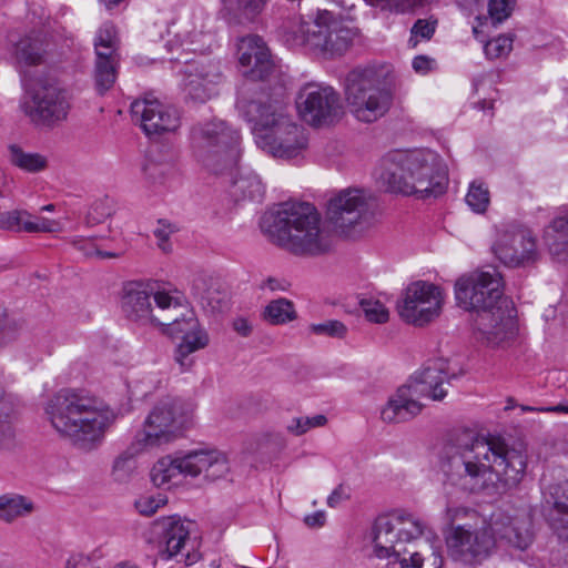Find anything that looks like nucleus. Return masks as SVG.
<instances>
[{
	"label": "nucleus",
	"mask_w": 568,
	"mask_h": 568,
	"mask_svg": "<svg viewBox=\"0 0 568 568\" xmlns=\"http://www.w3.org/2000/svg\"><path fill=\"white\" fill-rule=\"evenodd\" d=\"M527 467L523 444L500 437H477L464 432L442 449L439 471L444 485L468 493L505 494L521 481Z\"/></svg>",
	"instance_id": "1"
},
{
	"label": "nucleus",
	"mask_w": 568,
	"mask_h": 568,
	"mask_svg": "<svg viewBox=\"0 0 568 568\" xmlns=\"http://www.w3.org/2000/svg\"><path fill=\"white\" fill-rule=\"evenodd\" d=\"M54 430L79 449L90 452L102 442L116 415L99 397L84 389H62L45 404Z\"/></svg>",
	"instance_id": "2"
},
{
	"label": "nucleus",
	"mask_w": 568,
	"mask_h": 568,
	"mask_svg": "<svg viewBox=\"0 0 568 568\" xmlns=\"http://www.w3.org/2000/svg\"><path fill=\"white\" fill-rule=\"evenodd\" d=\"M261 231L277 246L297 256H320L334 247V236L310 203H281L265 212Z\"/></svg>",
	"instance_id": "3"
},
{
	"label": "nucleus",
	"mask_w": 568,
	"mask_h": 568,
	"mask_svg": "<svg viewBox=\"0 0 568 568\" xmlns=\"http://www.w3.org/2000/svg\"><path fill=\"white\" fill-rule=\"evenodd\" d=\"M236 106L252 123L256 145L281 159H293L306 150L308 139L303 126L286 114L282 100L261 92L252 98L241 95Z\"/></svg>",
	"instance_id": "4"
},
{
	"label": "nucleus",
	"mask_w": 568,
	"mask_h": 568,
	"mask_svg": "<svg viewBox=\"0 0 568 568\" xmlns=\"http://www.w3.org/2000/svg\"><path fill=\"white\" fill-rule=\"evenodd\" d=\"M379 179L390 192L436 197L446 190L448 172L442 158L434 151H396L383 158Z\"/></svg>",
	"instance_id": "5"
},
{
	"label": "nucleus",
	"mask_w": 568,
	"mask_h": 568,
	"mask_svg": "<svg viewBox=\"0 0 568 568\" xmlns=\"http://www.w3.org/2000/svg\"><path fill=\"white\" fill-rule=\"evenodd\" d=\"M398 87V75L390 68H356L345 79V101L357 121L373 123L389 112Z\"/></svg>",
	"instance_id": "6"
},
{
	"label": "nucleus",
	"mask_w": 568,
	"mask_h": 568,
	"mask_svg": "<svg viewBox=\"0 0 568 568\" xmlns=\"http://www.w3.org/2000/svg\"><path fill=\"white\" fill-rule=\"evenodd\" d=\"M425 524L410 514H398L392 519L378 518L373 527L374 555L388 558L393 568H442L444 559L435 550L428 556L420 551L407 549L406 542L424 534Z\"/></svg>",
	"instance_id": "7"
},
{
	"label": "nucleus",
	"mask_w": 568,
	"mask_h": 568,
	"mask_svg": "<svg viewBox=\"0 0 568 568\" xmlns=\"http://www.w3.org/2000/svg\"><path fill=\"white\" fill-rule=\"evenodd\" d=\"M450 375L445 361H435L419 373L412 376L404 385L389 396L381 410L385 423L395 424L413 419L424 408L422 399L427 397L442 400L450 385Z\"/></svg>",
	"instance_id": "8"
},
{
	"label": "nucleus",
	"mask_w": 568,
	"mask_h": 568,
	"mask_svg": "<svg viewBox=\"0 0 568 568\" xmlns=\"http://www.w3.org/2000/svg\"><path fill=\"white\" fill-rule=\"evenodd\" d=\"M239 132L220 119L194 124L190 144L196 160L215 174L236 168L240 156Z\"/></svg>",
	"instance_id": "9"
},
{
	"label": "nucleus",
	"mask_w": 568,
	"mask_h": 568,
	"mask_svg": "<svg viewBox=\"0 0 568 568\" xmlns=\"http://www.w3.org/2000/svg\"><path fill=\"white\" fill-rule=\"evenodd\" d=\"M229 463L225 455L216 449H196L181 456H164L160 458L151 470V478L155 486L171 488L178 486L187 477L203 474L206 480L213 481L229 473Z\"/></svg>",
	"instance_id": "10"
},
{
	"label": "nucleus",
	"mask_w": 568,
	"mask_h": 568,
	"mask_svg": "<svg viewBox=\"0 0 568 568\" xmlns=\"http://www.w3.org/2000/svg\"><path fill=\"white\" fill-rule=\"evenodd\" d=\"M175 295L158 290L155 283L131 281L123 285L121 310L124 317L139 327H158L171 320L176 307Z\"/></svg>",
	"instance_id": "11"
},
{
	"label": "nucleus",
	"mask_w": 568,
	"mask_h": 568,
	"mask_svg": "<svg viewBox=\"0 0 568 568\" xmlns=\"http://www.w3.org/2000/svg\"><path fill=\"white\" fill-rule=\"evenodd\" d=\"M353 30L329 11H318L314 20L301 21L288 32V40L325 58L342 55L351 45Z\"/></svg>",
	"instance_id": "12"
},
{
	"label": "nucleus",
	"mask_w": 568,
	"mask_h": 568,
	"mask_svg": "<svg viewBox=\"0 0 568 568\" xmlns=\"http://www.w3.org/2000/svg\"><path fill=\"white\" fill-rule=\"evenodd\" d=\"M20 108L33 124L54 126L67 120L71 97L55 78L40 77L27 85Z\"/></svg>",
	"instance_id": "13"
},
{
	"label": "nucleus",
	"mask_w": 568,
	"mask_h": 568,
	"mask_svg": "<svg viewBox=\"0 0 568 568\" xmlns=\"http://www.w3.org/2000/svg\"><path fill=\"white\" fill-rule=\"evenodd\" d=\"M192 404L173 396L160 399L149 413L143 430L136 435L138 445L149 448L173 440L187 426Z\"/></svg>",
	"instance_id": "14"
},
{
	"label": "nucleus",
	"mask_w": 568,
	"mask_h": 568,
	"mask_svg": "<svg viewBox=\"0 0 568 568\" xmlns=\"http://www.w3.org/2000/svg\"><path fill=\"white\" fill-rule=\"evenodd\" d=\"M455 298L459 307L477 316L510 303L503 293V277L496 268L476 270L457 278Z\"/></svg>",
	"instance_id": "15"
},
{
	"label": "nucleus",
	"mask_w": 568,
	"mask_h": 568,
	"mask_svg": "<svg viewBox=\"0 0 568 568\" xmlns=\"http://www.w3.org/2000/svg\"><path fill=\"white\" fill-rule=\"evenodd\" d=\"M446 546L453 560L477 566L490 557L496 547V539L485 523L481 526L452 525L446 536Z\"/></svg>",
	"instance_id": "16"
},
{
	"label": "nucleus",
	"mask_w": 568,
	"mask_h": 568,
	"mask_svg": "<svg viewBox=\"0 0 568 568\" xmlns=\"http://www.w3.org/2000/svg\"><path fill=\"white\" fill-rule=\"evenodd\" d=\"M327 219L345 236H357L372 224L369 202L362 190L346 189L328 201Z\"/></svg>",
	"instance_id": "17"
},
{
	"label": "nucleus",
	"mask_w": 568,
	"mask_h": 568,
	"mask_svg": "<svg viewBox=\"0 0 568 568\" xmlns=\"http://www.w3.org/2000/svg\"><path fill=\"white\" fill-rule=\"evenodd\" d=\"M203 17L191 7H183L168 26L165 47L170 53L181 49L182 52L205 53L211 50L215 39L211 32L203 30Z\"/></svg>",
	"instance_id": "18"
},
{
	"label": "nucleus",
	"mask_w": 568,
	"mask_h": 568,
	"mask_svg": "<svg viewBox=\"0 0 568 568\" xmlns=\"http://www.w3.org/2000/svg\"><path fill=\"white\" fill-rule=\"evenodd\" d=\"M296 108L301 118L315 128L334 123L343 113L339 93L322 83L305 84L297 95Z\"/></svg>",
	"instance_id": "19"
},
{
	"label": "nucleus",
	"mask_w": 568,
	"mask_h": 568,
	"mask_svg": "<svg viewBox=\"0 0 568 568\" xmlns=\"http://www.w3.org/2000/svg\"><path fill=\"white\" fill-rule=\"evenodd\" d=\"M443 301L438 286L417 281L410 283L404 291L403 298L397 305L398 314L407 324L423 327L439 316Z\"/></svg>",
	"instance_id": "20"
},
{
	"label": "nucleus",
	"mask_w": 568,
	"mask_h": 568,
	"mask_svg": "<svg viewBox=\"0 0 568 568\" xmlns=\"http://www.w3.org/2000/svg\"><path fill=\"white\" fill-rule=\"evenodd\" d=\"M493 252L508 267L527 266L538 258L535 237L529 230L519 226L499 231Z\"/></svg>",
	"instance_id": "21"
},
{
	"label": "nucleus",
	"mask_w": 568,
	"mask_h": 568,
	"mask_svg": "<svg viewBox=\"0 0 568 568\" xmlns=\"http://www.w3.org/2000/svg\"><path fill=\"white\" fill-rule=\"evenodd\" d=\"M497 542L525 550L534 541L532 520L526 509L503 510L491 516L488 524Z\"/></svg>",
	"instance_id": "22"
},
{
	"label": "nucleus",
	"mask_w": 568,
	"mask_h": 568,
	"mask_svg": "<svg viewBox=\"0 0 568 568\" xmlns=\"http://www.w3.org/2000/svg\"><path fill=\"white\" fill-rule=\"evenodd\" d=\"M239 68L242 75L251 81H265L277 70L275 60L264 39L247 34L237 41Z\"/></svg>",
	"instance_id": "23"
},
{
	"label": "nucleus",
	"mask_w": 568,
	"mask_h": 568,
	"mask_svg": "<svg viewBox=\"0 0 568 568\" xmlns=\"http://www.w3.org/2000/svg\"><path fill=\"white\" fill-rule=\"evenodd\" d=\"M184 63L183 90L186 98L204 103L215 97L223 78L220 64L205 57L185 60Z\"/></svg>",
	"instance_id": "24"
},
{
	"label": "nucleus",
	"mask_w": 568,
	"mask_h": 568,
	"mask_svg": "<svg viewBox=\"0 0 568 568\" xmlns=\"http://www.w3.org/2000/svg\"><path fill=\"white\" fill-rule=\"evenodd\" d=\"M131 114L146 135L174 132L181 124L179 111L156 99L135 100L131 104Z\"/></svg>",
	"instance_id": "25"
},
{
	"label": "nucleus",
	"mask_w": 568,
	"mask_h": 568,
	"mask_svg": "<svg viewBox=\"0 0 568 568\" xmlns=\"http://www.w3.org/2000/svg\"><path fill=\"white\" fill-rule=\"evenodd\" d=\"M191 526V521L176 515L162 517L153 523L152 532L160 559L171 560L181 554L190 538Z\"/></svg>",
	"instance_id": "26"
},
{
	"label": "nucleus",
	"mask_w": 568,
	"mask_h": 568,
	"mask_svg": "<svg viewBox=\"0 0 568 568\" xmlns=\"http://www.w3.org/2000/svg\"><path fill=\"white\" fill-rule=\"evenodd\" d=\"M9 51L21 65H40L47 62L52 50L48 34L41 30H32L24 34L17 31L8 33Z\"/></svg>",
	"instance_id": "27"
},
{
	"label": "nucleus",
	"mask_w": 568,
	"mask_h": 568,
	"mask_svg": "<svg viewBox=\"0 0 568 568\" xmlns=\"http://www.w3.org/2000/svg\"><path fill=\"white\" fill-rule=\"evenodd\" d=\"M477 331L488 345L498 346L516 335L515 310L511 303L481 313L475 321Z\"/></svg>",
	"instance_id": "28"
},
{
	"label": "nucleus",
	"mask_w": 568,
	"mask_h": 568,
	"mask_svg": "<svg viewBox=\"0 0 568 568\" xmlns=\"http://www.w3.org/2000/svg\"><path fill=\"white\" fill-rule=\"evenodd\" d=\"M544 515L558 538L568 541V480L546 488Z\"/></svg>",
	"instance_id": "29"
},
{
	"label": "nucleus",
	"mask_w": 568,
	"mask_h": 568,
	"mask_svg": "<svg viewBox=\"0 0 568 568\" xmlns=\"http://www.w3.org/2000/svg\"><path fill=\"white\" fill-rule=\"evenodd\" d=\"M181 339V343L175 349L174 359L180 365L181 371L186 372L194 364V359L191 357V354L205 348L209 345L210 339L207 333L200 328V326L193 332H189V334L183 335Z\"/></svg>",
	"instance_id": "30"
},
{
	"label": "nucleus",
	"mask_w": 568,
	"mask_h": 568,
	"mask_svg": "<svg viewBox=\"0 0 568 568\" xmlns=\"http://www.w3.org/2000/svg\"><path fill=\"white\" fill-rule=\"evenodd\" d=\"M270 0H221L223 10L239 23H252L264 12Z\"/></svg>",
	"instance_id": "31"
},
{
	"label": "nucleus",
	"mask_w": 568,
	"mask_h": 568,
	"mask_svg": "<svg viewBox=\"0 0 568 568\" xmlns=\"http://www.w3.org/2000/svg\"><path fill=\"white\" fill-rule=\"evenodd\" d=\"M8 159L11 165L30 174L40 173L48 168L45 155L38 152H28L16 143L8 145Z\"/></svg>",
	"instance_id": "32"
},
{
	"label": "nucleus",
	"mask_w": 568,
	"mask_h": 568,
	"mask_svg": "<svg viewBox=\"0 0 568 568\" xmlns=\"http://www.w3.org/2000/svg\"><path fill=\"white\" fill-rule=\"evenodd\" d=\"M175 301L178 302V305L170 312L171 320L166 321L165 324H159L158 327L166 335L182 338L183 335L196 329L199 327V322L193 315L187 317L184 316L183 311L185 310V305L183 304L181 296L175 295Z\"/></svg>",
	"instance_id": "33"
},
{
	"label": "nucleus",
	"mask_w": 568,
	"mask_h": 568,
	"mask_svg": "<svg viewBox=\"0 0 568 568\" xmlns=\"http://www.w3.org/2000/svg\"><path fill=\"white\" fill-rule=\"evenodd\" d=\"M264 192V185L260 176L253 172L240 175L230 187V194L235 202L261 201Z\"/></svg>",
	"instance_id": "34"
},
{
	"label": "nucleus",
	"mask_w": 568,
	"mask_h": 568,
	"mask_svg": "<svg viewBox=\"0 0 568 568\" xmlns=\"http://www.w3.org/2000/svg\"><path fill=\"white\" fill-rule=\"evenodd\" d=\"M173 170L174 165L171 159L153 152L146 156L142 166L146 183L153 187L164 185Z\"/></svg>",
	"instance_id": "35"
},
{
	"label": "nucleus",
	"mask_w": 568,
	"mask_h": 568,
	"mask_svg": "<svg viewBox=\"0 0 568 568\" xmlns=\"http://www.w3.org/2000/svg\"><path fill=\"white\" fill-rule=\"evenodd\" d=\"M17 446L14 406L0 396V449L10 450Z\"/></svg>",
	"instance_id": "36"
},
{
	"label": "nucleus",
	"mask_w": 568,
	"mask_h": 568,
	"mask_svg": "<svg viewBox=\"0 0 568 568\" xmlns=\"http://www.w3.org/2000/svg\"><path fill=\"white\" fill-rule=\"evenodd\" d=\"M34 510L33 503L18 494H4L0 496V520L12 523L20 517H26Z\"/></svg>",
	"instance_id": "37"
},
{
	"label": "nucleus",
	"mask_w": 568,
	"mask_h": 568,
	"mask_svg": "<svg viewBox=\"0 0 568 568\" xmlns=\"http://www.w3.org/2000/svg\"><path fill=\"white\" fill-rule=\"evenodd\" d=\"M545 241L551 254L568 253V216H558L545 230Z\"/></svg>",
	"instance_id": "38"
},
{
	"label": "nucleus",
	"mask_w": 568,
	"mask_h": 568,
	"mask_svg": "<svg viewBox=\"0 0 568 568\" xmlns=\"http://www.w3.org/2000/svg\"><path fill=\"white\" fill-rule=\"evenodd\" d=\"M136 454L138 449H135L134 446H131L114 458L111 469V477L113 481L118 484H128L132 480L138 468L135 459Z\"/></svg>",
	"instance_id": "39"
},
{
	"label": "nucleus",
	"mask_w": 568,
	"mask_h": 568,
	"mask_svg": "<svg viewBox=\"0 0 568 568\" xmlns=\"http://www.w3.org/2000/svg\"><path fill=\"white\" fill-rule=\"evenodd\" d=\"M119 62L95 61L93 70L94 88L100 95L105 94L115 83Z\"/></svg>",
	"instance_id": "40"
},
{
	"label": "nucleus",
	"mask_w": 568,
	"mask_h": 568,
	"mask_svg": "<svg viewBox=\"0 0 568 568\" xmlns=\"http://www.w3.org/2000/svg\"><path fill=\"white\" fill-rule=\"evenodd\" d=\"M465 202L474 213L484 214L490 204L488 186L480 180L473 181L469 184Z\"/></svg>",
	"instance_id": "41"
},
{
	"label": "nucleus",
	"mask_w": 568,
	"mask_h": 568,
	"mask_svg": "<svg viewBox=\"0 0 568 568\" xmlns=\"http://www.w3.org/2000/svg\"><path fill=\"white\" fill-rule=\"evenodd\" d=\"M265 318L275 325L287 323L295 318V310L292 302L285 298L272 301L265 308Z\"/></svg>",
	"instance_id": "42"
},
{
	"label": "nucleus",
	"mask_w": 568,
	"mask_h": 568,
	"mask_svg": "<svg viewBox=\"0 0 568 568\" xmlns=\"http://www.w3.org/2000/svg\"><path fill=\"white\" fill-rule=\"evenodd\" d=\"M62 231L61 223L54 220L33 216L27 212V216L21 220V232L38 233L48 232L54 233Z\"/></svg>",
	"instance_id": "43"
},
{
	"label": "nucleus",
	"mask_w": 568,
	"mask_h": 568,
	"mask_svg": "<svg viewBox=\"0 0 568 568\" xmlns=\"http://www.w3.org/2000/svg\"><path fill=\"white\" fill-rule=\"evenodd\" d=\"M203 284V280H199L193 284V294L195 298L199 300L203 307H210L212 312L222 311L225 305L224 297H221L216 290H202L201 286Z\"/></svg>",
	"instance_id": "44"
},
{
	"label": "nucleus",
	"mask_w": 568,
	"mask_h": 568,
	"mask_svg": "<svg viewBox=\"0 0 568 568\" xmlns=\"http://www.w3.org/2000/svg\"><path fill=\"white\" fill-rule=\"evenodd\" d=\"M437 23V19L434 18L416 20L410 29L408 45L416 48L420 40H430L436 31Z\"/></svg>",
	"instance_id": "45"
},
{
	"label": "nucleus",
	"mask_w": 568,
	"mask_h": 568,
	"mask_svg": "<svg viewBox=\"0 0 568 568\" xmlns=\"http://www.w3.org/2000/svg\"><path fill=\"white\" fill-rule=\"evenodd\" d=\"M310 332L315 335L328 336L333 338H343L347 333V327L337 320H328L323 323L311 324Z\"/></svg>",
	"instance_id": "46"
},
{
	"label": "nucleus",
	"mask_w": 568,
	"mask_h": 568,
	"mask_svg": "<svg viewBox=\"0 0 568 568\" xmlns=\"http://www.w3.org/2000/svg\"><path fill=\"white\" fill-rule=\"evenodd\" d=\"M361 307L369 322L383 324L388 321L389 312L385 305L376 300H362Z\"/></svg>",
	"instance_id": "47"
},
{
	"label": "nucleus",
	"mask_w": 568,
	"mask_h": 568,
	"mask_svg": "<svg viewBox=\"0 0 568 568\" xmlns=\"http://www.w3.org/2000/svg\"><path fill=\"white\" fill-rule=\"evenodd\" d=\"M513 49V39L507 36H499L489 40L484 45V52L489 59L506 57Z\"/></svg>",
	"instance_id": "48"
},
{
	"label": "nucleus",
	"mask_w": 568,
	"mask_h": 568,
	"mask_svg": "<svg viewBox=\"0 0 568 568\" xmlns=\"http://www.w3.org/2000/svg\"><path fill=\"white\" fill-rule=\"evenodd\" d=\"M327 418L324 415L313 417H296L287 425V430L296 436L305 434L308 429L324 426Z\"/></svg>",
	"instance_id": "49"
},
{
	"label": "nucleus",
	"mask_w": 568,
	"mask_h": 568,
	"mask_svg": "<svg viewBox=\"0 0 568 568\" xmlns=\"http://www.w3.org/2000/svg\"><path fill=\"white\" fill-rule=\"evenodd\" d=\"M515 0H489L488 12L494 24L505 21L514 9Z\"/></svg>",
	"instance_id": "50"
},
{
	"label": "nucleus",
	"mask_w": 568,
	"mask_h": 568,
	"mask_svg": "<svg viewBox=\"0 0 568 568\" xmlns=\"http://www.w3.org/2000/svg\"><path fill=\"white\" fill-rule=\"evenodd\" d=\"M24 216H27V211L24 210L8 212L0 221V226L9 231L21 232V220Z\"/></svg>",
	"instance_id": "51"
},
{
	"label": "nucleus",
	"mask_w": 568,
	"mask_h": 568,
	"mask_svg": "<svg viewBox=\"0 0 568 568\" xmlns=\"http://www.w3.org/2000/svg\"><path fill=\"white\" fill-rule=\"evenodd\" d=\"M154 236L158 240L159 248L164 253H170L172 251V245L170 243V235L173 233V230L169 224L159 222V226L154 230Z\"/></svg>",
	"instance_id": "52"
},
{
	"label": "nucleus",
	"mask_w": 568,
	"mask_h": 568,
	"mask_svg": "<svg viewBox=\"0 0 568 568\" xmlns=\"http://www.w3.org/2000/svg\"><path fill=\"white\" fill-rule=\"evenodd\" d=\"M162 499L151 496L141 497L135 501L136 510L144 516H152L162 504Z\"/></svg>",
	"instance_id": "53"
},
{
	"label": "nucleus",
	"mask_w": 568,
	"mask_h": 568,
	"mask_svg": "<svg viewBox=\"0 0 568 568\" xmlns=\"http://www.w3.org/2000/svg\"><path fill=\"white\" fill-rule=\"evenodd\" d=\"M94 44H99L101 47L118 48V39L116 32L113 26L105 24L99 29Z\"/></svg>",
	"instance_id": "54"
},
{
	"label": "nucleus",
	"mask_w": 568,
	"mask_h": 568,
	"mask_svg": "<svg viewBox=\"0 0 568 568\" xmlns=\"http://www.w3.org/2000/svg\"><path fill=\"white\" fill-rule=\"evenodd\" d=\"M412 67L415 72L426 74L436 68V60L428 55H417L413 59Z\"/></svg>",
	"instance_id": "55"
},
{
	"label": "nucleus",
	"mask_w": 568,
	"mask_h": 568,
	"mask_svg": "<svg viewBox=\"0 0 568 568\" xmlns=\"http://www.w3.org/2000/svg\"><path fill=\"white\" fill-rule=\"evenodd\" d=\"M71 243L77 251L81 252L87 257H93L94 253H100V250L97 248L91 239H74Z\"/></svg>",
	"instance_id": "56"
},
{
	"label": "nucleus",
	"mask_w": 568,
	"mask_h": 568,
	"mask_svg": "<svg viewBox=\"0 0 568 568\" xmlns=\"http://www.w3.org/2000/svg\"><path fill=\"white\" fill-rule=\"evenodd\" d=\"M65 568H99L93 560L83 554H74L67 560Z\"/></svg>",
	"instance_id": "57"
},
{
	"label": "nucleus",
	"mask_w": 568,
	"mask_h": 568,
	"mask_svg": "<svg viewBox=\"0 0 568 568\" xmlns=\"http://www.w3.org/2000/svg\"><path fill=\"white\" fill-rule=\"evenodd\" d=\"M94 47H95V55H97L95 61L103 60V61H111V62L118 61L119 62V57L116 53L118 48H112L111 45L101 47L99 44H94Z\"/></svg>",
	"instance_id": "58"
},
{
	"label": "nucleus",
	"mask_w": 568,
	"mask_h": 568,
	"mask_svg": "<svg viewBox=\"0 0 568 568\" xmlns=\"http://www.w3.org/2000/svg\"><path fill=\"white\" fill-rule=\"evenodd\" d=\"M233 329L241 336L246 337L252 333V324L245 317H236L233 321Z\"/></svg>",
	"instance_id": "59"
},
{
	"label": "nucleus",
	"mask_w": 568,
	"mask_h": 568,
	"mask_svg": "<svg viewBox=\"0 0 568 568\" xmlns=\"http://www.w3.org/2000/svg\"><path fill=\"white\" fill-rule=\"evenodd\" d=\"M325 513L323 510H318L305 516L304 521L311 528H318L325 524Z\"/></svg>",
	"instance_id": "60"
},
{
	"label": "nucleus",
	"mask_w": 568,
	"mask_h": 568,
	"mask_svg": "<svg viewBox=\"0 0 568 568\" xmlns=\"http://www.w3.org/2000/svg\"><path fill=\"white\" fill-rule=\"evenodd\" d=\"M523 412H548V413H566L568 414V406L565 405H555L549 407H532V406H521Z\"/></svg>",
	"instance_id": "61"
},
{
	"label": "nucleus",
	"mask_w": 568,
	"mask_h": 568,
	"mask_svg": "<svg viewBox=\"0 0 568 568\" xmlns=\"http://www.w3.org/2000/svg\"><path fill=\"white\" fill-rule=\"evenodd\" d=\"M345 498L344 488L342 485L337 486L327 498L329 507L337 506Z\"/></svg>",
	"instance_id": "62"
},
{
	"label": "nucleus",
	"mask_w": 568,
	"mask_h": 568,
	"mask_svg": "<svg viewBox=\"0 0 568 568\" xmlns=\"http://www.w3.org/2000/svg\"><path fill=\"white\" fill-rule=\"evenodd\" d=\"M476 108L483 110L484 112L487 111V110H493L494 109V103L491 100H480L478 101L476 104Z\"/></svg>",
	"instance_id": "63"
},
{
	"label": "nucleus",
	"mask_w": 568,
	"mask_h": 568,
	"mask_svg": "<svg viewBox=\"0 0 568 568\" xmlns=\"http://www.w3.org/2000/svg\"><path fill=\"white\" fill-rule=\"evenodd\" d=\"M460 513L466 514V511L464 509H450V508L447 509V516L449 517L452 524L454 523V520L458 517V515Z\"/></svg>",
	"instance_id": "64"
}]
</instances>
